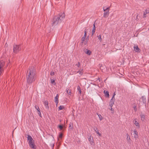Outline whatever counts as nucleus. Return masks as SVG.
Returning a JSON list of instances; mask_svg holds the SVG:
<instances>
[{"instance_id": "obj_1", "label": "nucleus", "mask_w": 149, "mask_h": 149, "mask_svg": "<svg viewBox=\"0 0 149 149\" xmlns=\"http://www.w3.org/2000/svg\"><path fill=\"white\" fill-rule=\"evenodd\" d=\"M37 77V72L35 68L33 66L29 67L27 70L26 75L27 83L28 84H31L35 81Z\"/></svg>"}, {"instance_id": "obj_2", "label": "nucleus", "mask_w": 149, "mask_h": 149, "mask_svg": "<svg viewBox=\"0 0 149 149\" xmlns=\"http://www.w3.org/2000/svg\"><path fill=\"white\" fill-rule=\"evenodd\" d=\"M65 16V15L64 13H59L58 16L54 17L52 21V25L55 26L60 24L64 18Z\"/></svg>"}, {"instance_id": "obj_3", "label": "nucleus", "mask_w": 149, "mask_h": 149, "mask_svg": "<svg viewBox=\"0 0 149 149\" xmlns=\"http://www.w3.org/2000/svg\"><path fill=\"white\" fill-rule=\"evenodd\" d=\"M27 138V140L29 141L28 142L29 147L33 149H36V146L34 144V141L31 136L30 135H28Z\"/></svg>"}, {"instance_id": "obj_4", "label": "nucleus", "mask_w": 149, "mask_h": 149, "mask_svg": "<svg viewBox=\"0 0 149 149\" xmlns=\"http://www.w3.org/2000/svg\"><path fill=\"white\" fill-rule=\"evenodd\" d=\"M20 49V45H13V52L14 53H17Z\"/></svg>"}, {"instance_id": "obj_5", "label": "nucleus", "mask_w": 149, "mask_h": 149, "mask_svg": "<svg viewBox=\"0 0 149 149\" xmlns=\"http://www.w3.org/2000/svg\"><path fill=\"white\" fill-rule=\"evenodd\" d=\"M103 10L104 11V15L103 17H107L109 14V7H108L106 8H105L104 7L103 8Z\"/></svg>"}, {"instance_id": "obj_6", "label": "nucleus", "mask_w": 149, "mask_h": 149, "mask_svg": "<svg viewBox=\"0 0 149 149\" xmlns=\"http://www.w3.org/2000/svg\"><path fill=\"white\" fill-rule=\"evenodd\" d=\"M5 62L3 61H0V76L3 71V67Z\"/></svg>"}, {"instance_id": "obj_7", "label": "nucleus", "mask_w": 149, "mask_h": 149, "mask_svg": "<svg viewBox=\"0 0 149 149\" xmlns=\"http://www.w3.org/2000/svg\"><path fill=\"white\" fill-rule=\"evenodd\" d=\"M127 136V143L129 144H131V140L130 139V137L129 136L128 134V133L126 134Z\"/></svg>"}, {"instance_id": "obj_8", "label": "nucleus", "mask_w": 149, "mask_h": 149, "mask_svg": "<svg viewBox=\"0 0 149 149\" xmlns=\"http://www.w3.org/2000/svg\"><path fill=\"white\" fill-rule=\"evenodd\" d=\"M58 95L57 94L54 98V102L56 103V106L58 102Z\"/></svg>"}, {"instance_id": "obj_9", "label": "nucleus", "mask_w": 149, "mask_h": 149, "mask_svg": "<svg viewBox=\"0 0 149 149\" xmlns=\"http://www.w3.org/2000/svg\"><path fill=\"white\" fill-rule=\"evenodd\" d=\"M84 52L87 54L89 55H90L91 53V51H90V50H88L86 49H84Z\"/></svg>"}, {"instance_id": "obj_10", "label": "nucleus", "mask_w": 149, "mask_h": 149, "mask_svg": "<svg viewBox=\"0 0 149 149\" xmlns=\"http://www.w3.org/2000/svg\"><path fill=\"white\" fill-rule=\"evenodd\" d=\"M84 70L83 69H80L79 70L77 71L76 73H79L80 76L82 75L84 73Z\"/></svg>"}, {"instance_id": "obj_11", "label": "nucleus", "mask_w": 149, "mask_h": 149, "mask_svg": "<svg viewBox=\"0 0 149 149\" xmlns=\"http://www.w3.org/2000/svg\"><path fill=\"white\" fill-rule=\"evenodd\" d=\"M44 104L45 107L47 109H49V106H48V103L47 101H45L44 102Z\"/></svg>"}, {"instance_id": "obj_12", "label": "nucleus", "mask_w": 149, "mask_h": 149, "mask_svg": "<svg viewBox=\"0 0 149 149\" xmlns=\"http://www.w3.org/2000/svg\"><path fill=\"white\" fill-rule=\"evenodd\" d=\"M140 116L141 120L145 121L146 120V117L144 115L141 113L140 114Z\"/></svg>"}, {"instance_id": "obj_13", "label": "nucleus", "mask_w": 149, "mask_h": 149, "mask_svg": "<svg viewBox=\"0 0 149 149\" xmlns=\"http://www.w3.org/2000/svg\"><path fill=\"white\" fill-rule=\"evenodd\" d=\"M134 138L136 139H137L138 138V132H137L136 130H134Z\"/></svg>"}, {"instance_id": "obj_14", "label": "nucleus", "mask_w": 149, "mask_h": 149, "mask_svg": "<svg viewBox=\"0 0 149 149\" xmlns=\"http://www.w3.org/2000/svg\"><path fill=\"white\" fill-rule=\"evenodd\" d=\"M104 93L105 97H109V92L108 91H106L105 90H104Z\"/></svg>"}, {"instance_id": "obj_15", "label": "nucleus", "mask_w": 149, "mask_h": 149, "mask_svg": "<svg viewBox=\"0 0 149 149\" xmlns=\"http://www.w3.org/2000/svg\"><path fill=\"white\" fill-rule=\"evenodd\" d=\"M88 140L90 142L91 144L92 145L94 143L93 140V138H91V136L88 138Z\"/></svg>"}, {"instance_id": "obj_16", "label": "nucleus", "mask_w": 149, "mask_h": 149, "mask_svg": "<svg viewBox=\"0 0 149 149\" xmlns=\"http://www.w3.org/2000/svg\"><path fill=\"white\" fill-rule=\"evenodd\" d=\"M134 50L136 52H140V49L138 47L136 46L135 45L134 46Z\"/></svg>"}, {"instance_id": "obj_17", "label": "nucleus", "mask_w": 149, "mask_h": 149, "mask_svg": "<svg viewBox=\"0 0 149 149\" xmlns=\"http://www.w3.org/2000/svg\"><path fill=\"white\" fill-rule=\"evenodd\" d=\"M115 100H112V99H111L110 100V103H109V106L110 107H112L113 105L114 104V102L115 101Z\"/></svg>"}, {"instance_id": "obj_18", "label": "nucleus", "mask_w": 149, "mask_h": 149, "mask_svg": "<svg viewBox=\"0 0 149 149\" xmlns=\"http://www.w3.org/2000/svg\"><path fill=\"white\" fill-rule=\"evenodd\" d=\"M143 102V103L145 104L146 102V99L145 98L144 96H142L141 97Z\"/></svg>"}, {"instance_id": "obj_19", "label": "nucleus", "mask_w": 149, "mask_h": 149, "mask_svg": "<svg viewBox=\"0 0 149 149\" xmlns=\"http://www.w3.org/2000/svg\"><path fill=\"white\" fill-rule=\"evenodd\" d=\"M134 124L135 125L137 126L138 127H140V125L139 123H138L137 121L135 120L134 123Z\"/></svg>"}, {"instance_id": "obj_20", "label": "nucleus", "mask_w": 149, "mask_h": 149, "mask_svg": "<svg viewBox=\"0 0 149 149\" xmlns=\"http://www.w3.org/2000/svg\"><path fill=\"white\" fill-rule=\"evenodd\" d=\"M87 30L86 28H85V29L84 30V36L83 37H84L85 38H86V34H87Z\"/></svg>"}, {"instance_id": "obj_21", "label": "nucleus", "mask_w": 149, "mask_h": 149, "mask_svg": "<svg viewBox=\"0 0 149 149\" xmlns=\"http://www.w3.org/2000/svg\"><path fill=\"white\" fill-rule=\"evenodd\" d=\"M97 115H98L100 120H101L103 119V118L100 114H97Z\"/></svg>"}, {"instance_id": "obj_22", "label": "nucleus", "mask_w": 149, "mask_h": 149, "mask_svg": "<svg viewBox=\"0 0 149 149\" xmlns=\"http://www.w3.org/2000/svg\"><path fill=\"white\" fill-rule=\"evenodd\" d=\"M77 90L79 91V94H81V89H80V87L79 86H77Z\"/></svg>"}, {"instance_id": "obj_23", "label": "nucleus", "mask_w": 149, "mask_h": 149, "mask_svg": "<svg viewBox=\"0 0 149 149\" xmlns=\"http://www.w3.org/2000/svg\"><path fill=\"white\" fill-rule=\"evenodd\" d=\"M97 37L98 38L99 40H100V41L101 42L102 41V38H101V36L100 35L99 36H97Z\"/></svg>"}, {"instance_id": "obj_24", "label": "nucleus", "mask_w": 149, "mask_h": 149, "mask_svg": "<svg viewBox=\"0 0 149 149\" xmlns=\"http://www.w3.org/2000/svg\"><path fill=\"white\" fill-rule=\"evenodd\" d=\"M51 83L52 84H53L54 85H55L56 84V83L55 82V81L52 79H51Z\"/></svg>"}, {"instance_id": "obj_25", "label": "nucleus", "mask_w": 149, "mask_h": 149, "mask_svg": "<svg viewBox=\"0 0 149 149\" xmlns=\"http://www.w3.org/2000/svg\"><path fill=\"white\" fill-rule=\"evenodd\" d=\"M69 90V89L68 88H67L66 89V91L67 93H68V94H69V95H71V91H69H69H68Z\"/></svg>"}, {"instance_id": "obj_26", "label": "nucleus", "mask_w": 149, "mask_h": 149, "mask_svg": "<svg viewBox=\"0 0 149 149\" xmlns=\"http://www.w3.org/2000/svg\"><path fill=\"white\" fill-rule=\"evenodd\" d=\"M35 107V109H36L37 111H39L40 110V109L38 106H37L36 105Z\"/></svg>"}, {"instance_id": "obj_27", "label": "nucleus", "mask_w": 149, "mask_h": 149, "mask_svg": "<svg viewBox=\"0 0 149 149\" xmlns=\"http://www.w3.org/2000/svg\"><path fill=\"white\" fill-rule=\"evenodd\" d=\"M64 108V107L63 106H60L58 107L59 109L60 110H62Z\"/></svg>"}, {"instance_id": "obj_28", "label": "nucleus", "mask_w": 149, "mask_h": 149, "mask_svg": "<svg viewBox=\"0 0 149 149\" xmlns=\"http://www.w3.org/2000/svg\"><path fill=\"white\" fill-rule=\"evenodd\" d=\"M85 38L82 37L81 38V42L82 43H83L85 41Z\"/></svg>"}, {"instance_id": "obj_29", "label": "nucleus", "mask_w": 149, "mask_h": 149, "mask_svg": "<svg viewBox=\"0 0 149 149\" xmlns=\"http://www.w3.org/2000/svg\"><path fill=\"white\" fill-rule=\"evenodd\" d=\"M63 136V134L62 133H60L59 135V137L60 138H62Z\"/></svg>"}, {"instance_id": "obj_30", "label": "nucleus", "mask_w": 149, "mask_h": 149, "mask_svg": "<svg viewBox=\"0 0 149 149\" xmlns=\"http://www.w3.org/2000/svg\"><path fill=\"white\" fill-rule=\"evenodd\" d=\"M58 127L60 130H61L63 128V126L61 125H60L58 126Z\"/></svg>"}, {"instance_id": "obj_31", "label": "nucleus", "mask_w": 149, "mask_h": 149, "mask_svg": "<svg viewBox=\"0 0 149 149\" xmlns=\"http://www.w3.org/2000/svg\"><path fill=\"white\" fill-rule=\"evenodd\" d=\"M76 65H77L78 67L79 68L80 66V63L79 62H78Z\"/></svg>"}, {"instance_id": "obj_32", "label": "nucleus", "mask_w": 149, "mask_h": 149, "mask_svg": "<svg viewBox=\"0 0 149 149\" xmlns=\"http://www.w3.org/2000/svg\"><path fill=\"white\" fill-rule=\"evenodd\" d=\"M111 107L110 109V108H109V109H110L112 111V113H114V109H112V107Z\"/></svg>"}, {"instance_id": "obj_33", "label": "nucleus", "mask_w": 149, "mask_h": 149, "mask_svg": "<svg viewBox=\"0 0 149 149\" xmlns=\"http://www.w3.org/2000/svg\"><path fill=\"white\" fill-rule=\"evenodd\" d=\"M54 74H55L54 72L52 71L50 72V75L51 76L54 75Z\"/></svg>"}, {"instance_id": "obj_34", "label": "nucleus", "mask_w": 149, "mask_h": 149, "mask_svg": "<svg viewBox=\"0 0 149 149\" xmlns=\"http://www.w3.org/2000/svg\"><path fill=\"white\" fill-rule=\"evenodd\" d=\"M95 29H93L92 33V36L93 35L94 33H95Z\"/></svg>"}, {"instance_id": "obj_35", "label": "nucleus", "mask_w": 149, "mask_h": 149, "mask_svg": "<svg viewBox=\"0 0 149 149\" xmlns=\"http://www.w3.org/2000/svg\"><path fill=\"white\" fill-rule=\"evenodd\" d=\"M93 29H95V22L93 24Z\"/></svg>"}, {"instance_id": "obj_36", "label": "nucleus", "mask_w": 149, "mask_h": 149, "mask_svg": "<svg viewBox=\"0 0 149 149\" xmlns=\"http://www.w3.org/2000/svg\"><path fill=\"white\" fill-rule=\"evenodd\" d=\"M96 133H97V134L99 136H101V134L98 131H96Z\"/></svg>"}, {"instance_id": "obj_37", "label": "nucleus", "mask_w": 149, "mask_h": 149, "mask_svg": "<svg viewBox=\"0 0 149 149\" xmlns=\"http://www.w3.org/2000/svg\"><path fill=\"white\" fill-rule=\"evenodd\" d=\"M134 110L136 111V106L134 104Z\"/></svg>"}, {"instance_id": "obj_38", "label": "nucleus", "mask_w": 149, "mask_h": 149, "mask_svg": "<svg viewBox=\"0 0 149 149\" xmlns=\"http://www.w3.org/2000/svg\"><path fill=\"white\" fill-rule=\"evenodd\" d=\"M96 132L97 130V127H95L93 129Z\"/></svg>"}, {"instance_id": "obj_39", "label": "nucleus", "mask_w": 149, "mask_h": 149, "mask_svg": "<svg viewBox=\"0 0 149 149\" xmlns=\"http://www.w3.org/2000/svg\"><path fill=\"white\" fill-rule=\"evenodd\" d=\"M38 111V114L40 115V116L41 117V113L40 111V110L39 111Z\"/></svg>"}, {"instance_id": "obj_40", "label": "nucleus", "mask_w": 149, "mask_h": 149, "mask_svg": "<svg viewBox=\"0 0 149 149\" xmlns=\"http://www.w3.org/2000/svg\"><path fill=\"white\" fill-rule=\"evenodd\" d=\"M111 99H112V100H115L114 95H113L112 97V98Z\"/></svg>"}, {"instance_id": "obj_41", "label": "nucleus", "mask_w": 149, "mask_h": 149, "mask_svg": "<svg viewBox=\"0 0 149 149\" xmlns=\"http://www.w3.org/2000/svg\"><path fill=\"white\" fill-rule=\"evenodd\" d=\"M147 13L146 12V13H145V12H144V14H143V15H144V17H146L145 16V15H146V14H147Z\"/></svg>"}, {"instance_id": "obj_42", "label": "nucleus", "mask_w": 149, "mask_h": 149, "mask_svg": "<svg viewBox=\"0 0 149 149\" xmlns=\"http://www.w3.org/2000/svg\"><path fill=\"white\" fill-rule=\"evenodd\" d=\"M87 41L86 42L85 41V42H84L83 43H84V45H86L87 44Z\"/></svg>"}, {"instance_id": "obj_43", "label": "nucleus", "mask_w": 149, "mask_h": 149, "mask_svg": "<svg viewBox=\"0 0 149 149\" xmlns=\"http://www.w3.org/2000/svg\"><path fill=\"white\" fill-rule=\"evenodd\" d=\"M69 127L70 128H72V127H71V125H70V126H69Z\"/></svg>"}, {"instance_id": "obj_44", "label": "nucleus", "mask_w": 149, "mask_h": 149, "mask_svg": "<svg viewBox=\"0 0 149 149\" xmlns=\"http://www.w3.org/2000/svg\"><path fill=\"white\" fill-rule=\"evenodd\" d=\"M115 95V93H114L113 94V95H114V96Z\"/></svg>"}, {"instance_id": "obj_45", "label": "nucleus", "mask_w": 149, "mask_h": 149, "mask_svg": "<svg viewBox=\"0 0 149 149\" xmlns=\"http://www.w3.org/2000/svg\"><path fill=\"white\" fill-rule=\"evenodd\" d=\"M9 63H8V65H7V66H8V65H9Z\"/></svg>"}, {"instance_id": "obj_46", "label": "nucleus", "mask_w": 149, "mask_h": 149, "mask_svg": "<svg viewBox=\"0 0 149 149\" xmlns=\"http://www.w3.org/2000/svg\"><path fill=\"white\" fill-rule=\"evenodd\" d=\"M88 37H89V36H87V38H88Z\"/></svg>"}, {"instance_id": "obj_47", "label": "nucleus", "mask_w": 149, "mask_h": 149, "mask_svg": "<svg viewBox=\"0 0 149 149\" xmlns=\"http://www.w3.org/2000/svg\"><path fill=\"white\" fill-rule=\"evenodd\" d=\"M88 37H89V36H87V38H88Z\"/></svg>"}, {"instance_id": "obj_48", "label": "nucleus", "mask_w": 149, "mask_h": 149, "mask_svg": "<svg viewBox=\"0 0 149 149\" xmlns=\"http://www.w3.org/2000/svg\"><path fill=\"white\" fill-rule=\"evenodd\" d=\"M88 37H89V36H87V38H88Z\"/></svg>"}, {"instance_id": "obj_49", "label": "nucleus", "mask_w": 149, "mask_h": 149, "mask_svg": "<svg viewBox=\"0 0 149 149\" xmlns=\"http://www.w3.org/2000/svg\"><path fill=\"white\" fill-rule=\"evenodd\" d=\"M148 30H149V29H148Z\"/></svg>"}]
</instances>
